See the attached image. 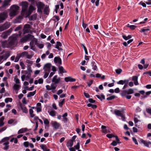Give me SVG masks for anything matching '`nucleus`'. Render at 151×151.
I'll use <instances>...</instances> for the list:
<instances>
[{
	"label": "nucleus",
	"instance_id": "obj_1",
	"mask_svg": "<svg viewBox=\"0 0 151 151\" xmlns=\"http://www.w3.org/2000/svg\"><path fill=\"white\" fill-rule=\"evenodd\" d=\"M18 37L17 35H13L10 37L8 40V42L6 41L1 42V45L3 47H9L15 45L16 43L17 39Z\"/></svg>",
	"mask_w": 151,
	"mask_h": 151
},
{
	"label": "nucleus",
	"instance_id": "obj_2",
	"mask_svg": "<svg viewBox=\"0 0 151 151\" xmlns=\"http://www.w3.org/2000/svg\"><path fill=\"white\" fill-rule=\"evenodd\" d=\"M19 9V6L16 5H13L10 8V12L9 13L10 16L13 17L15 16L17 14Z\"/></svg>",
	"mask_w": 151,
	"mask_h": 151
},
{
	"label": "nucleus",
	"instance_id": "obj_3",
	"mask_svg": "<svg viewBox=\"0 0 151 151\" xmlns=\"http://www.w3.org/2000/svg\"><path fill=\"white\" fill-rule=\"evenodd\" d=\"M22 14L23 16L25 17L27 11L28 4L27 2H24L22 3Z\"/></svg>",
	"mask_w": 151,
	"mask_h": 151
},
{
	"label": "nucleus",
	"instance_id": "obj_4",
	"mask_svg": "<svg viewBox=\"0 0 151 151\" xmlns=\"http://www.w3.org/2000/svg\"><path fill=\"white\" fill-rule=\"evenodd\" d=\"M21 57H26L27 58L30 59L34 55V53L31 52V55H29L28 52L27 51L24 52L19 54Z\"/></svg>",
	"mask_w": 151,
	"mask_h": 151
},
{
	"label": "nucleus",
	"instance_id": "obj_5",
	"mask_svg": "<svg viewBox=\"0 0 151 151\" xmlns=\"http://www.w3.org/2000/svg\"><path fill=\"white\" fill-rule=\"evenodd\" d=\"M37 8V11L39 12H42V9H43L45 5L43 3L40 1H37L36 3Z\"/></svg>",
	"mask_w": 151,
	"mask_h": 151
},
{
	"label": "nucleus",
	"instance_id": "obj_6",
	"mask_svg": "<svg viewBox=\"0 0 151 151\" xmlns=\"http://www.w3.org/2000/svg\"><path fill=\"white\" fill-rule=\"evenodd\" d=\"M51 66V64L50 63H47L45 64L43 67L44 71L50 72Z\"/></svg>",
	"mask_w": 151,
	"mask_h": 151
},
{
	"label": "nucleus",
	"instance_id": "obj_7",
	"mask_svg": "<svg viewBox=\"0 0 151 151\" xmlns=\"http://www.w3.org/2000/svg\"><path fill=\"white\" fill-rule=\"evenodd\" d=\"M36 9V7L32 6V4L30 5L29 7L28 10L27 11L25 17H27L29 16L31 14L33 10H35Z\"/></svg>",
	"mask_w": 151,
	"mask_h": 151
},
{
	"label": "nucleus",
	"instance_id": "obj_8",
	"mask_svg": "<svg viewBox=\"0 0 151 151\" xmlns=\"http://www.w3.org/2000/svg\"><path fill=\"white\" fill-rule=\"evenodd\" d=\"M7 12H4L0 14V23L2 22L7 17Z\"/></svg>",
	"mask_w": 151,
	"mask_h": 151
},
{
	"label": "nucleus",
	"instance_id": "obj_9",
	"mask_svg": "<svg viewBox=\"0 0 151 151\" xmlns=\"http://www.w3.org/2000/svg\"><path fill=\"white\" fill-rule=\"evenodd\" d=\"M37 42V40L36 38H33V40H32L30 42V48L31 49L34 50L35 46L34 44L36 45Z\"/></svg>",
	"mask_w": 151,
	"mask_h": 151
},
{
	"label": "nucleus",
	"instance_id": "obj_10",
	"mask_svg": "<svg viewBox=\"0 0 151 151\" xmlns=\"http://www.w3.org/2000/svg\"><path fill=\"white\" fill-rule=\"evenodd\" d=\"M31 27V26L29 24H26L23 29L24 33H26L29 32L30 30Z\"/></svg>",
	"mask_w": 151,
	"mask_h": 151
},
{
	"label": "nucleus",
	"instance_id": "obj_11",
	"mask_svg": "<svg viewBox=\"0 0 151 151\" xmlns=\"http://www.w3.org/2000/svg\"><path fill=\"white\" fill-rule=\"evenodd\" d=\"M54 62L57 65H60L62 64V60L59 57H55L54 58Z\"/></svg>",
	"mask_w": 151,
	"mask_h": 151
},
{
	"label": "nucleus",
	"instance_id": "obj_12",
	"mask_svg": "<svg viewBox=\"0 0 151 151\" xmlns=\"http://www.w3.org/2000/svg\"><path fill=\"white\" fill-rule=\"evenodd\" d=\"M60 80V78L58 77L57 76L55 75L54 76L52 79V81L55 84L58 83Z\"/></svg>",
	"mask_w": 151,
	"mask_h": 151
},
{
	"label": "nucleus",
	"instance_id": "obj_13",
	"mask_svg": "<svg viewBox=\"0 0 151 151\" xmlns=\"http://www.w3.org/2000/svg\"><path fill=\"white\" fill-rule=\"evenodd\" d=\"M51 124L52 126L55 129H58L60 126V124L55 121H53L52 122Z\"/></svg>",
	"mask_w": 151,
	"mask_h": 151
},
{
	"label": "nucleus",
	"instance_id": "obj_14",
	"mask_svg": "<svg viewBox=\"0 0 151 151\" xmlns=\"http://www.w3.org/2000/svg\"><path fill=\"white\" fill-rule=\"evenodd\" d=\"M133 93V90L132 89H130L127 90H125L124 91L122 94V96H125L126 94H131Z\"/></svg>",
	"mask_w": 151,
	"mask_h": 151
},
{
	"label": "nucleus",
	"instance_id": "obj_15",
	"mask_svg": "<svg viewBox=\"0 0 151 151\" xmlns=\"http://www.w3.org/2000/svg\"><path fill=\"white\" fill-rule=\"evenodd\" d=\"M33 38H34V36L33 35L28 34L27 36L23 38L22 39V40L25 41H26L29 39H32V40Z\"/></svg>",
	"mask_w": 151,
	"mask_h": 151
},
{
	"label": "nucleus",
	"instance_id": "obj_16",
	"mask_svg": "<svg viewBox=\"0 0 151 151\" xmlns=\"http://www.w3.org/2000/svg\"><path fill=\"white\" fill-rule=\"evenodd\" d=\"M140 142L142 143H143L144 145L146 147H148L149 145L151 144V142L150 141H145L142 139H141L140 140Z\"/></svg>",
	"mask_w": 151,
	"mask_h": 151
},
{
	"label": "nucleus",
	"instance_id": "obj_17",
	"mask_svg": "<svg viewBox=\"0 0 151 151\" xmlns=\"http://www.w3.org/2000/svg\"><path fill=\"white\" fill-rule=\"evenodd\" d=\"M65 81L68 82L69 81L73 82L76 81V79L74 78H72L71 77H65Z\"/></svg>",
	"mask_w": 151,
	"mask_h": 151
},
{
	"label": "nucleus",
	"instance_id": "obj_18",
	"mask_svg": "<svg viewBox=\"0 0 151 151\" xmlns=\"http://www.w3.org/2000/svg\"><path fill=\"white\" fill-rule=\"evenodd\" d=\"M21 87V86L19 85L14 84L13 86L14 89L16 91V93H18V91L19 89V88Z\"/></svg>",
	"mask_w": 151,
	"mask_h": 151
},
{
	"label": "nucleus",
	"instance_id": "obj_19",
	"mask_svg": "<svg viewBox=\"0 0 151 151\" xmlns=\"http://www.w3.org/2000/svg\"><path fill=\"white\" fill-rule=\"evenodd\" d=\"M27 128H22L20 129L18 132V134H20L21 133H23L27 132Z\"/></svg>",
	"mask_w": 151,
	"mask_h": 151
},
{
	"label": "nucleus",
	"instance_id": "obj_20",
	"mask_svg": "<svg viewBox=\"0 0 151 151\" xmlns=\"http://www.w3.org/2000/svg\"><path fill=\"white\" fill-rule=\"evenodd\" d=\"M129 80H120L117 82V83L118 84L123 85L125 83L128 82Z\"/></svg>",
	"mask_w": 151,
	"mask_h": 151
},
{
	"label": "nucleus",
	"instance_id": "obj_21",
	"mask_svg": "<svg viewBox=\"0 0 151 151\" xmlns=\"http://www.w3.org/2000/svg\"><path fill=\"white\" fill-rule=\"evenodd\" d=\"M101 128L102 129V132L103 133L106 134L107 133L110 132L109 131L106 129V127L105 126L102 125Z\"/></svg>",
	"mask_w": 151,
	"mask_h": 151
},
{
	"label": "nucleus",
	"instance_id": "obj_22",
	"mask_svg": "<svg viewBox=\"0 0 151 151\" xmlns=\"http://www.w3.org/2000/svg\"><path fill=\"white\" fill-rule=\"evenodd\" d=\"M62 46V44L60 42H58L56 43V44L55 45V48L59 50H62V49L59 47H61Z\"/></svg>",
	"mask_w": 151,
	"mask_h": 151
},
{
	"label": "nucleus",
	"instance_id": "obj_23",
	"mask_svg": "<svg viewBox=\"0 0 151 151\" xmlns=\"http://www.w3.org/2000/svg\"><path fill=\"white\" fill-rule=\"evenodd\" d=\"M9 142H6L4 143L3 145L5 146L4 147V150H7L9 149Z\"/></svg>",
	"mask_w": 151,
	"mask_h": 151
},
{
	"label": "nucleus",
	"instance_id": "obj_24",
	"mask_svg": "<svg viewBox=\"0 0 151 151\" xmlns=\"http://www.w3.org/2000/svg\"><path fill=\"white\" fill-rule=\"evenodd\" d=\"M9 56V55L8 53H6L3 56H0L1 60L4 59L6 60L8 58Z\"/></svg>",
	"mask_w": 151,
	"mask_h": 151
},
{
	"label": "nucleus",
	"instance_id": "obj_25",
	"mask_svg": "<svg viewBox=\"0 0 151 151\" xmlns=\"http://www.w3.org/2000/svg\"><path fill=\"white\" fill-rule=\"evenodd\" d=\"M9 35V34L7 32H5L3 33L1 35V37L4 39H6L7 38Z\"/></svg>",
	"mask_w": 151,
	"mask_h": 151
},
{
	"label": "nucleus",
	"instance_id": "obj_26",
	"mask_svg": "<svg viewBox=\"0 0 151 151\" xmlns=\"http://www.w3.org/2000/svg\"><path fill=\"white\" fill-rule=\"evenodd\" d=\"M73 140H69L67 142V146L68 147H71L73 145Z\"/></svg>",
	"mask_w": 151,
	"mask_h": 151
},
{
	"label": "nucleus",
	"instance_id": "obj_27",
	"mask_svg": "<svg viewBox=\"0 0 151 151\" xmlns=\"http://www.w3.org/2000/svg\"><path fill=\"white\" fill-rule=\"evenodd\" d=\"M40 147L44 151H47V150L48 151H49V149L47 148V147L45 145H40Z\"/></svg>",
	"mask_w": 151,
	"mask_h": 151
},
{
	"label": "nucleus",
	"instance_id": "obj_28",
	"mask_svg": "<svg viewBox=\"0 0 151 151\" xmlns=\"http://www.w3.org/2000/svg\"><path fill=\"white\" fill-rule=\"evenodd\" d=\"M4 117L3 116L0 118V127L3 126L4 124Z\"/></svg>",
	"mask_w": 151,
	"mask_h": 151
},
{
	"label": "nucleus",
	"instance_id": "obj_29",
	"mask_svg": "<svg viewBox=\"0 0 151 151\" xmlns=\"http://www.w3.org/2000/svg\"><path fill=\"white\" fill-rule=\"evenodd\" d=\"M55 83H52L51 84V91L53 92L55 91V90L56 89V88L57 87V85H55Z\"/></svg>",
	"mask_w": 151,
	"mask_h": 151
},
{
	"label": "nucleus",
	"instance_id": "obj_30",
	"mask_svg": "<svg viewBox=\"0 0 151 151\" xmlns=\"http://www.w3.org/2000/svg\"><path fill=\"white\" fill-rule=\"evenodd\" d=\"M11 0H5L4 2V4L1 7L3 8V7H5L6 6L8 5L9 3V2Z\"/></svg>",
	"mask_w": 151,
	"mask_h": 151
},
{
	"label": "nucleus",
	"instance_id": "obj_31",
	"mask_svg": "<svg viewBox=\"0 0 151 151\" xmlns=\"http://www.w3.org/2000/svg\"><path fill=\"white\" fill-rule=\"evenodd\" d=\"M115 114L117 116H121L122 114L121 111L119 110H115L114 111Z\"/></svg>",
	"mask_w": 151,
	"mask_h": 151
},
{
	"label": "nucleus",
	"instance_id": "obj_32",
	"mask_svg": "<svg viewBox=\"0 0 151 151\" xmlns=\"http://www.w3.org/2000/svg\"><path fill=\"white\" fill-rule=\"evenodd\" d=\"M59 70L60 73H66V71L62 66H60L59 67Z\"/></svg>",
	"mask_w": 151,
	"mask_h": 151
},
{
	"label": "nucleus",
	"instance_id": "obj_33",
	"mask_svg": "<svg viewBox=\"0 0 151 151\" xmlns=\"http://www.w3.org/2000/svg\"><path fill=\"white\" fill-rule=\"evenodd\" d=\"M44 124L47 127H49V122L48 120L46 118H44L43 119Z\"/></svg>",
	"mask_w": 151,
	"mask_h": 151
},
{
	"label": "nucleus",
	"instance_id": "obj_34",
	"mask_svg": "<svg viewBox=\"0 0 151 151\" xmlns=\"http://www.w3.org/2000/svg\"><path fill=\"white\" fill-rule=\"evenodd\" d=\"M122 37L124 40H127L131 39L132 38V36L131 35H129L127 36L125 35H123Z\"/></svg>",
	"mask_w": 151,
	"mask_h": 151
},
{
	"label": "nucleus",
	"instance_id": "obj_35",
	"mask_svg": "<svg viewBox=\"0 0 151 151\" xmlns=\"http://www.w3.org/2000/svg\"><path fill=\"white\" fill-rule=\"evenodd\" d=\"M21 107L23 112L26 113L28 112V111L26 107L24 106H21Z\"/></svg>",
	"mask_w": 151,
	"mask_h": 151
},
{
	"label": "nucleus",
	"instance_id": "obj_36",
	"mask_svg": "<svg viewBox=\"0 0 151 151\" xmlns=\"http://www.w3.org/2000/svg\"><path fill=\"white\" fill-rule=\"evenodd\" d=\"M35 93V91H34L33 92H29L27 95V97H30L32 96H34Z\"/></svg>",
	"mask_w": 151,
	"mask_h": 151
},
{
	"label": "nucleus",
	"instance_id": "obj_37",
	"mask_svg": "<svg viewBox=\"0 0 151 151\" xmlns=\"http://www.w3.org/2000/svg\"><path fill=\"white\" fill-rule=\"evenodd\" d=\"M96 96L98 99H100L101 100H102V99H105L104 96L103 94L101 95H96Z\"/></svg>",
	"mask_w": 151,
	"mask_h": 151
},
{
	"label": "nucleus",
	"instance_id": "obj_38",
	"mask_svg": "<svg viewBox=\"0 0 151 151\" xmlns=\"http://www.w3.org/2000/svg\"><path fill=\"white\" fill-rule=\"evenodd\" d=\"M4 28L5 29H6L9 27L10 26V24L9 23L7 22L5 23L4 24Z\"/></svg>",
	"mask_w": 151,
	"mask_h": 151
},
{
	"label": "nucleus",
	"instance_id": "obj_39",
	"mask_svg": "<svg viewBox=\"0 0 151 151\" xmlns=\"http://www.w3.org/2000/svg\"><path fill=\"white\" fill-rule=\"evenodd\" d=\"M9 137H5L3 138L1 140V142H8V141L9 140Z\"/></svg>",
	"mask_w": 151,
	"mask_h": 151
},
{
	"label": "nucleus",
	"instance_id": "obj_40",
	"mask_svg": "<svg viewBox=\"0 0 151 151\" xmlns=\"http://www.w3.org/2000/svg\"><path fill=\"white\" fill-rule=\"evenodd\" d=\"M12 101V99L10 98H7L5 99V101L6 103H8L9 102H11Z\"/></svg>",
	"mask_w": 151,
	"mask_h": 151
},
{
	"label": "nucleus",
	"instance_id": "obj_41",
	"mask_svg": "<svg viewBox=\"0 0 151 151\" xmlns=\"http://www.w3.org/2000/svg\"><path fill=\"white\" fill-rule=\"evenodd\" d=\"M150 30V27H148V28L146 29L142 28L141 29V30L140 31L141 32H144L145 31H149Z\"/></svg>",
	"mask_w": 151,
	"mask_h": 151
},
{
	"label": "nucleus",
	"instance_id": "obj_42",
	"mask_svg": "<svg viewBox=\"0 0 151 151\" xmlns=\"http://www.w3.org/2000/svg\"><path fill=\"white\" fill-rule=\"evenodd\" d=\"M45 13L46 14H48L49 12V9L48 6H46L44 10Z\"/></svg>",
	"mask_w": 151,
	"mask_h": 151
},
{
	"label": "nucleus",
	"instance_id": "obj_43",
	"mask_svg": "<svg viewBox=\"0 0 151 151\" xmlns=\"http://www.w3.org/2000/svg\"><path fill=\"white\" fill-rule=\"evenodd\" d=\"M92 68L94 70H96L97 69V66H96L95 62H92Z\"/></svg>",
	"mask_w": 151,
	"mask_h": 151
},
{
	"label": "nucleus",
	"instance_id": "obj_44",
	"mask_svg": "<svg viewBox=\"0 0 151 151\" xmlns=\"http://www.w3.org/2000/svg\"><path fill=\"white\" fill-rule=\"evenodd\" d=\"M87 106L89 107H91L93 109H96L97 107V106L96 105L92 104L90 103L88 104Z\"/></svg>",
	"mask_w": 151,
	"mask_h": 151
},
{
	"label": "nucleus",
	"instance_id": "obj_45",
	"mask_svg": "<svg viewBox=\"0 0 151 151\" xmlns=\"http://www.w3.org/2000/svg\"><path fill=\"white\" fill-rule=\"evenodd\" d=\"M33 110L31 109H30L29 110V113L30 116L32 118L34 116V115L33 114Z\"/></svg>",
	"mask_w": 151,
	"mask_h": 151
},
{
	"label": "nucleus",
	"instance_id": "obj_46",
	"mask_svg": "<svg viewBox=\"0 0 151 151\" xmlns=\"http://www.w3.org/2000/svg\"><path fill=\"white\" fill-rule=\"evenodd\" d=\"M49 113L52 116H54L56 115V112L54 111H51L49 112Z\"/></svg>",
	"mask_w": 151,
	"mask_h": 151
},
{
	"label": "nucleus",
	"instance_id": "obj_47",
	"mask_svg": "<svg viewBox=\"0 0 151 151\" xmlns=\"http://www.w3.org/2000/svg\"><path fill=\"white\" fill-rule=\"evenodd\" d=\"M36 45L40 49H42V48H43L44 47V45L41 43L38 44L37 42Z\"/></svg>",
	"mask_w": 151,
	"mask_h": 151
},
{
	"label": "nucleus",
	"instance_id": "obj_48",
	"mask_svg": "<svg viewBox=\"0 0 151 151\" xmlns=\"http://www.w3.org/2000/svg\"><path fill=\"white\" fill-rule=\"evenodd\" d=\"M44 75L43 76V77L44 78H46L48 76L50 72H46V71H44Z\"/></svg>",
	"mask_w": 151,
	"mask_h": 151
},
{
	"label": "nucleus",
	"instance_id": "obj_49",
	"mask_svg": "<svg viewBox=\"0 0 151 151\" xmlns=\"http://www.w3.org/2000/svg\"><path fill=\"white\" fill-rule=\"evenodd\" d=\"M106 136L107 137L109 138H111L115 137V135L112 134H108L106 135Z\"/></svg>",
	"mask_w": 151,
	"mask_h": 151
},
{
	"label": "nucleus",
	"instance_id": "obj_50",
	"mask_svg": "<svg viewBox=\"0 0 151 151\" xmlns=\"http://www.w3.org/2000/svg\"><path fill=\"white\" fill-rule=\"evenodd\" d=\"M20 65L21 66V68L23 69H24L25 67V66L24 65L23 63L22 62H20Z\"/></svg>",
	"mask_w": 151,
	"mask_h": 151
},
{
	"label": "nucleus",
	"instance_id": "obj_51",
	"mask_svg": "<svg viewBox=\"0 0 151 151\" xmlns=\"http://www.w3.org/2000/svg\"><path fill=\"white\" fill-rule=\"evenodd\" d=\"M21 57V56H20V55L19 54V55H17L16 56V58H15V61H14L15 62H18L19 61V58Z\"/></svg>",
	"mask_w": 151,
	"mask_h": 151
},
{
	"label": "nucleus",
	"instance_id": "obj_52",
	"mask_svg": "<svg viewBox=\"0 0 151 151\" xmlns=\"http://www.w3.org/2000/svg\"><path fill=\"white\" fill-rule=\"evenodd\" d=\"M64 101H65V99H63L62 100V101H60L59 102V105L60 107H62L63 105V104H64Z\"/></svg>",
	"mask_w": 151,
	"mask_h": 151
},
{
	"label": "nucleus",
	"instance_id": "obj_53",
	"mask_svg": "<svg viewBox=\"0 0 151 151\" xmlns=\"http://www.w3.org/2000/svg\"><path fill=\"white\" fill-rule=\"evenodd\" d=\"M115 96L112 95L111 96L107 98L106 99L108 100H111L114 99L115 98Z\"/></svg>",
	"mask_w": 151,
	"mask_h": 151
},
{
	"label": "nucleus",
	"instance_id": "obj_54",
	"mask_svg": "<svg viewBox=\"0 0 151 151\" xmlns=\"http://www.w3.org/2000/svg\"><path fill=\"white\" fill-rule=\"evenodd\" d=\"M122 70L121 69L119 68L116 69L115 70L116 73L117 74H120L122 72Z\"/></svg>",
	"mask_w": 151,
	"mask_h": 151
},
{
	"label": "nucleus",
	"instance_id": "obj_55",
	"mask_svg": "<svg viewBox=\"0 0 151 151\" xmlns=\"http://www.w3.org/2000/svg\"><path fill=\"white\" fill-rule=\"evenodd\" d=\"M74 147L76 150H79L80 148V143L79 142H78L77 144L76 145L74 146Z\"/></svg>",
	"mask_w": 151,
	"mask_h": 151
},
{
	"label": "nucleus",
	"instance_id": "obj_56",
	"mask_svg": "<svg viewBox=\"0 0 151 151\" xmlns=\"http://www.w3.org/2000/svg\"><path fill=\"white\" fill-rule=\"evenodd\" d=\"M93 81L91 80H90L88 82H87V83L88 86L90 87L92 84Z\"/></svg>",
	"mask_w": 151,
	"mask_h": 151
},
{
	"label": "nucleus",
	"instance_id": "obj_57",
	"mask_svg": "<svg viewBox=\"0 0 151 151\" xmlns=\"http://www.w3.org/2000/svg\"><path fill=\"white\" fill-rule=\"evenodd\" d=\"M118 143L117 142V141H116V142L115 141H113L112 143L111 144V145L113 146H115L117 145Z\"/></svg>",
	"mask_w": 151,
	"mask_h": 151
},
{
	"label": "nucleus",
	"instance_id": "obj_58",
	"mask_svg": "<svg viewBox=\"0 0 151 151\" xmlns=\"http://www.w3.org/2000/svg\"><path fill=\"white\" fill-rule=\"evenodd\" d=\"M14 120L13 119H10L8 120V123L9 124H11L13 123H14Z\"/></svg>",
	"mask_w": 151,
	"mask_h": 151
},
{
	"label": "nucleus",
	"instance_id": "obj_59",
	"mask_svg": "<svg viewBox=\"0 0 151 151\" xmlns=\"http://www.w3.org/2000/svg\"><path fill=\"white\" fill-rule=\"evenodd\" d=\"M38 83L39 84L42 83L43 82V80L42 78H40L38 80Z\"/></svg>",
	"mask_w": 151,
	"mask_h": 151
},
{
	"label": "nucleus",
	"instance_id": "obj_60",
	"mask_svg": "<svg viewBox=\"0 0 151 151\" xmlns=\"http://www.w3.org/2000/svg\"><path fill=\"white\" fill-rule=\"evenodd\" d=\"M136 27V26L134 25H131L129 26V28L132 30L134 29Z\"/></svg>",
	"mask_w": 151,
	"mask_h": 151
},
{
	"label": "nucleus",
	"instance_id": "obj_61",
	"mask_svg": "<svg viewBox=\"0 0 151 151\" xmlns=\"http://www.w3.org/2000/svg\"><path fill=\"white\" fill-rule=\"evenodd\" d=\"M29 143L28 142H25L24 143V145L26 147H27L29 145Z\"/></svg>",
	"mask_w": 151,
	"mask_h": 151
},
{
	"label": "nucleus",
	"instance_id": "obj_62",
	"mask_svg": "<svg viewBox=\"0 0 151 151\" xmlns=\"http://www.w3.org/2000/svg\"><path fill=\"white\" fill-rule=\"evenodd\" d=\"M34 88V86H32L30 88H29L28 87L26 86L25 87V88L27 89V90L31 91L32 90V89Z\"/></svg>",
	"mask_w": 151,
	"mask_h": 151
},
{
	"label": "nucleus",
	"instance_id": "obj_63",
	"mask_svg": "<svg viewBox=\"0 0 151 151\" xmlns=\"http://www.w3.org/2000/svg\"><path fill=\"white\" fill-rule=\"evenodd\" d=\"M139 4L141 5L144 7H146V5L145 3L143 2H141Z\"/></svg>",
	"mask_w": 151,
	"mask_h": 151
},
{
	"label": "nucleus",
	"instance_id": "obj_64",
	"mask_svg": "<svg viewBox=\"0 0 151 151\" xmlns=\"http://www.w3.org/2000/svg\"><path fill=\"white\" fill-rule=\"evenodd\" d=\"M147 112L151 115V109H146Z\"/></svg>",
	"mask_w": 151,
	"mask_h": 151
}]
</instances>
